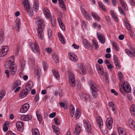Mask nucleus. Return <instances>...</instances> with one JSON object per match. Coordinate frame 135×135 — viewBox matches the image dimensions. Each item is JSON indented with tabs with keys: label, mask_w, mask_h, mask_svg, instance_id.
I'll use <instances>...</instances> for the list:
<instances>
[{
	"label": "nucleus",
	"mask_w": 135,
	"mask_h": 135,
	"mask_svg": "<svg viewBox=\"0 0 135 135\" xmlns=\"http://www.w3.org/2000/svg\"><path fill=\"white\" fill-rule=\"evenodd\" d=\"M24 124L23 123L20 121L18 122L16 124V126L18 130L20 131H23L24 128Z\"/></svg>",
	"instance_id": "9b49d317"
},
{
	"label": "nucleus",
	"mask_w": 135,
	"mask_h": 135,
	"mask_svg": "<svg viewBox=\"0 0 135 135\" xmlns=\"http://www.w3.org/2000/svg\"><path fill=\"white\" fill-rule=\"evenodd\" d=\"M60 4V7L62 8L64 11L66 10V7L64 3L63 0H58Z\"/></svg>",
	"instance_id": "bb28decb"
},
{
	"label": "nucleus",
	"mask_w": 135,
	"mask_h": 135,
	"mask_svg": "<svg viewBox=\"0 0 135 135\" xmlns=\"http://www.w3.org/2000/svg\"><path fill=\"white\" fill-rule=\"evenodd\" d=\"M113 46V48L117 50H118V49L117 44L115 42H113L112 43Z\"/></svg>",
	"instance_id": "680f3d73"
},
{
	"label": "nucleus",
	"mask_w": 135,
	"mask_h": 135,
	"mask_svg": "<svg viewBox=\"0 0 135 135\" xmlns=\"http://www.w3.org/2000/svg\"><path fill=\"white\" fill-rule=\"evenodd\" d=\"M129 2L132 6H135V3L133 0H130Z\"/></svg>",
	"instance_id": "774afa93"
},
{
	"label": "nucleus",
	"mask_w": 135,
	"mask_h": 135,
	"mask_svg": "<svg viewBox=\"0 0 135 135\" xmlns=\"http://www.w3.org/2000/svg\"><path fill=\"white\" fill-rule=\"evenodd\" d=\"M28 90L25 89L22 90L20 92V96L22 98L26 97L28 93Z\"/></svg>",
	"instance_id": "f3484780"
},
{
	"label": "nucleus",
	"mask_w": 135,
	"mask_h": 135,
	"mask_svg": "<svg viewBox=\"0 0 135 135\" xmlns=\"http://www.w3.org/2000/svg\"><path fill=\"white\" fill-rule=\"evenodd\" d=\"M69 82L70 85L72 87L74 86L75 85V76L73 74H71L69 76Z\"/></svg>",
	"instance_id": "423d86ee"
},
{
	"label": "nucleus",
	"mask_w": 135,
	"mask_h": 135,
	"mask_svg": "<svg viewBox=\"0 0 135 135\" xmlns=\"http://www.w3.org/2000/svg\"><path fill=\"white\" fill-rule=\"evenodd\" d=\"M91 14L95 20L98 21H100V18L97 14L95 13H92Z\"/></svg>",
	"instance_id": "e433bc0d"
},
{
	"label": "nucleus",
	"mask_w": 135,
	"mask_h": 135,
	"mask_svg": "<svg viewBox=\"0 0 135 135\" xmlns=\"http://www.w3.org/2000/svg\"><path fill=\"white\" fill-rule=\"evenodd\" d=\"M30 107L29 104L26 103L22 105L20 108V112L21 113H25L28 110Z\"/></svg>",
	"instance_id": "0eeeda50"
},
{
	"label": "nucleus",
	"mask_w": 135,
	"mask_h": 135,
	"mask_svg": "<svg viewBox=\"0 0 135 135\" xmlns=\"http://www.w3.org/2000/svg\"><path fill=\"white\" fill-rule=\"evenodd\" d=\"M57 20L60 27L62 30H64L65 29V26L60 18H58Z\"/></svg>",
	"instance_id": "c85d7f7f"
},
{
	"label": "nucleus",
	"mask_w": 135,
	"mask_h": 135,
	"mask_svg": "<svg viewBox=\"0 0 135 135\" xmlns=\"http://www.w3.org/2000/svg\"><path fill=\"white\" fill-rule=\"evenodd\" d=\"M14 58L13 56L9 57L5 64V67L6 68L9 69L10 73L14 75L17 71V68L16 65L13 63Z\"/></svg>",
	"instance_id": "f257e3e1"
},
{
	"label": "nucleus",
	"mask_w": 135,
	"mask_h": 135,
	"mask_svg": "<svg viewBox=\"0 0 135 135\" xmlns=\"http://www.w3.org/2000/svg\"><path fill=\"white\" fill-rule=\"evenodd\" d=\"M36 115L37 117V118L38 120L40 122L42 121V117L41 115H40L39 114L37 113V112H36Z\"/></svg>",
	"instance_id": "864d4df0"
},
{
	"label": "nucleus",
	"mask_w": 135,
	"mask_h": 135,
	"mask_svg": "<svg viewBox=\"0 0 135 135\" xmlns=\"http://www.w3.org/2000/svg\"><path fill=\"white\" fill-rule=\"evenodd\" d=\"M97 36L99 41L102 44L105 42V39L104 36L101 33H97Z\"/></svg>",
	"instance_id": "dca6fc26"
},
{
	"label": "nucleus",
	"mask_w": 135,
	"mask_h": 135,
	"mask_svg": "<svg viewBox=\"0 0 135 135\" xmlns=\"http://www.w3.org/2000/svg\"><path fill=\"white\" fill-rule=\"evenodd\" d=\"M16 28L17 27V31H19V29L20 27L21 22H20V20L19 19H16Z\"/></svg>",
	"instance_id": "4c0bfd02"
},
{
	"label": "nucleus",
	"mask_w": 135,
	"mask_h": 135,
	"mask_svg": "<svg viewBox=\"0 0 135 135\" xmlns=\"http://www.w3.org/2000/svg\"><path fill=\"white\" fill-rule=\"evenodd\" d=\"M39 2L37 0H34L33 8L36 9V11L39 8Z\"/></svg>",
	"instance_id": "c756f323"
},
{
	"label": "nucleus",
	"mask_w": 135,
	"mask_h": 135,
	"mask_svg": "<svg viewBox=\"0 0 135 135\" xmlns=\"http://www.w3.org/2000/svg\"><path fill=\"white\" fill-rule=\"evenodd\" d=\"M97 70L98 73L100 75H102L104 74L103 71L102 69L100 68V65H96V66Z\"/></svg>",
	"instance_id": "72a5a7b5"
},
{
	"label": "nucleus",
	"mask_w": 135,
	"mask_h": 135,
	"mask_svg": "<svg viewBox=\"0 0 135 135\" xmlns=\"http://www.w3.org/2000/svg\"><path fill=\"white\" fill-rule=\"evenodd\" d=\"M81 129V128L80 126L78 124H77L74 132V133L75 135H79Z\"/></svg>",
	"instance_id": "4468645a"
},
{
	"label": "nucleus",
	"mask_w": 135,
	"mask_h": 135,
	"mask_svg": "<svg viewBox=\"0 0 135 135\" xmlns=\"http://www.w3.org/2000/svg\"><path fill=\"white\" fill-rule=\"evenodd\" d=\"M80 114V112L79 111V109L78 108L76 110L75 115V117L76 119H77L79 118Z\"/></svg>",
	"instance_id": "a19ab883"
},
{
	"label": "nucleus",
	"mask_w": 135,
	"mask_h": 135,
	"mask_svg": "<svg viewBox=\"0 0 135 135\" xmlns=\"http://www.w3.org/2000/svg\"><path fill=\"white\" fill-rule=\"evenodd\" d=\"M33 86V82L31 81H29L25 86V89H28L30 90Z\"/></svg>",
	"instance_id": "a878e982"
},
{
	"label": "nucleus",
	"mask_w": 135,
	"mask_h": 135,
	"mask_svg": "<svg viewBox=\"0 0 135 135\" xmlns=\"http://www.w3.org/2000/svg\"><path fill=\"white\" fill-rule=\"evenodd\" d=\"M21 84V81L19 80H17L15 81L12 85V87L13 89H15L17 87Z\"/></svg>",
	"instance_id": "cd10ccee"
},
{
	"label": "nucleus",
	"mask_w": 135,
	"mask_h": 135,
	"mask_svg": "<svg viewBox=\"0 0 135 135\" xmlns=\"http://www.w3.org/2000/svg\"><path fill=\"white\" fill-rule=\"evenodd\" d=\"M60 106L61 107H62L64 108L65 109H67V106L66 105H65L63 103H60Z\"/></svg>",
	"instance_id": "13d9d810"
},
{
	"label": "nucleus",
	"mask_w": 135,
	"mask_h": 135,
	"mask_svg": "<svg viewBox=\"0 0 135 135\" xmlns=\"http://www.w3.org/2000/svg\"><path fill=\"white\" fill-rule=\"evenodd\" d=\"M126 54L130 57H135V50L134 49H131V51L128 49L125 50Z\"/></svg>",
	"instance_id": "9d476101"
},
{
	"label": "nucleus",
	"mask_w": 135,
	"mask_h": 135,
	"mask_svg": "<svg viewBox=\"0 0 135 135\" xmlns=\"http://www.w3.org/2000/svg\"><path fill=\"white\" fill-rule=\"evenodd\" d=\"M80 96V98L84 100L85 102L89 101L90 100V96L87 94L81 93Z\"/></svg>",
	"instance_id": "2eb2a0df"
},
{
	"label": "nucleus",
	"mask_w": 135,
	"mask_h": 135,
	"mask_svg": "<svg viewBox=\"0 0 135 135\" xmlns=\"http://www.w3.org/2000/svg\"><path fill=\"white\" fill-rule=\"evenodd\" d=\"M55 124L57 125H59L60 123V120L57 117L55 118L54 119Z\"/></svg>",
	"instance_id": "5fc2aeb1"
},
{
	"label": "nucleus",
	"mask_w": 135,
	"mask_h": 135,
	"mask_svg": "<svg viewBox=\"0 0 135 135\" xmlns=\"http://www.w3.org/2000/svg\"><path fill=\"white\" fill-rule=\"evenodd\" d=\"M52 57L54 61L56 63H58L59 59L57 55L55 53H53L52 54Z\"/></svg>",
	"instance_id": "37998d69"
},
{
	"label": "nucleus",
	"mask_w": 135,
	"mask_h": 135,
	"mask_svg": "<svg viewBox=\"0 0 135 135\" xmlns=\"http://www.w3.org/2000/svg\"><path fill=\"white\" fill-rule=\"evenodd\" d=\"M68 55L69 58L71 61L75 62L78 60L77 57L74 53H69Z\"/></svg>",
	"instance_id": "a211bd4d"
},
{
	"label": "nucleus",
	"mask_w": 135,
	"mask_h": 135,
	"mask_svg": "<svg viewBox=\"0 0 135 135\" xmlns=\"http://www.w3.org/2000/svg\"><path fill=\"white\" fill-rule=\"evenodd\" d=\"M92 42L93 45L94 46V49L97 50L99 47L97 41L96 40L94 39L92 40Z\"/></svg>",
	"instance_id": "7c9ffc66"
},
{
	"label": "nucleus",
	"mask_w": 135,
	"mask_h": 135,
	"mask_svg": "<svg viewBox=\"0 0 135 135\" xmlns=\"http://www.w3.org/2000/svg\"><path fill=\"white\" fill-rule=\"evenodd\" d=\"M96 120L97 125L99 127H100L103 125V122L102 118L99 117H97L96 118Z\"/></svg>",
	"instance_id": "412c9836"
},
{
	"label": "nucleus",
	"mask_w": 135,
	"mask_h": 135,
	"mask_svg": "<svg viewBox=\"0 0 135 135\" xmlns=\"http://www.w3.org/2000/svg\"><path fill=\"white\" fill-rule=\"evenodd\" d=\"M83 6H81L80 7L81 10L83 14L84 15L85 18L89 20H91V18L89 15L88 13L85 11V9L83 8Z\"/></svg>",
	"instance_id": "f8f14e48"
},
{
	"label": "nucleus",
	"mask_w": 135,
	"mask_h": 135,
	"mask_svg": "<svg viewBox=\"0 0 135 135\" xmlns=\"http://www.w3.org/2000/svg\"><path fill=\"white\" fill-rule=\"evenodd\" d=\"M70 108L71 114V116L73 117L74 114L75 112L74 106L73 105H71L70 106Z\"/></svg>",
	"instance_id": "ea45409f"
},
{
	"label": "nucleus",
	"mask_w": 135,
	"mask_h": 135,
	"mask_svg": "<svg viewBox=\"0 0 135 135\" xmlns=\"http://www.w3.org/2000/svg\"><path fill=\"white\" fill-rule=\"evenodd\" d=\"M110 13L111 16L114 20L116 22H118V18H117V16L113 11L111 10L110 11Z\"/></svg>",
	"instance_id": "2f4dec72"
},
{
	"label": "nucleus",
	"mask_w": 135,
	"mask_h": 135,
	"mask_svg": "<svg viewBox=\"0 0 135 135\" xmlns=\"http://www.w3.org/2000/svg\"><path fill=\"white\" fill-rule=\"evenodd\" d=\"M108 105L111 108L112 110L113 111H114L115 107L113 103L112 102H110L109 103Z\"/></svg>",
	"instance_id": "49530a36"
},
{
	"label": "nucleus",
	"mask_w": 135,
	"mask_h": 135,
	"mask_svg": "<svg viewBox=\"0 0 135 135\" xmlns=\"http://www.w3.org/2000/svg\"><path fill=\"white\" fill-rule=\"evenodd\" d=\"M46 51L49 54H51L52 52V49L50 48H46L45 49Z\"/></svg>",
	"instance_id": "052dcab7"
},
{
	"label": "nucleus",
	"mask_w": 135,
	"mask_h": 135,
	"mask_svg": "<svg viewBox=\"0 0 135 135\" xmlns=\"http://www.w3.org/2000/svg\"><path fill=\"white\" fill-rule=\"evenodd\" d=\"M48 37L49 38H51L52 36V33L51 30H49L48 31Z\"/></svg>",
	"instance_id": "69168bd1"
},
{
	"label": "nucleus",
	"mask_w": 135,
	"mask_h": 135,
	"mask_svg": "<svg viewBox=\"0 0 135 135\" xmlns=\"http://www.w3.org/2000/svg\"><path fill=\"white\" fill-rule=\"evenodd\" d=\"M118 76L120 79V80L121 81H122L123 78V75L120 71H119L118 73Z\"/></svg>",
	"instance_id": "bf43d9fd"
},
{
	"label": "nucleus",
	"mask_w": 135,
	"mask_h": 135,
	"mask_svg": "<svg viewBox=\"0 0 135 135\" xmlns=\"http://www.w3.org/2000/svg\"><path fill=\"white\" fill-rule=\"evenodd\" d=\"M130 111L131 114L133 116H135V105H132L130 108Z\"/></svg>",
	"instance_id": "473e14b6"
},
{
	"label": "nucleus",
	"mask_w": 135,
	"mask_h": 135,
	"mask_svg": "<svg viewBox=\"0 0 135 135\" xmlns=\"http://www.w3.org/2000/svg\"><path fill=\"white\" fill-rule=\"evenodd\" d=\"M6 92L2 91L0 94V101L2 100V98L6 94Z\"/></svg>",
	"instance_id": "603ef678"
},
{
	"label": "nucleus",
	"mask_w": 135,
	"mask_h": 135,
	"mask_svg": "<svg viewBox=\"0 0 135 135\" xmlns=\"http://www.w3.org/2000/svg\"><path fill=\"white\" fill-rule=\"evenodd\" d=\"M33 46L34 47H33L31 49L32 51L35 53L36 52H37L39 53V47L37 43L36 42H35L33 44Z\"/></svg>",
	"instance_id": "ddd939ff"
},
{
	"label": "nucleus",
	"mask_w": 135,
	"mask_h": 135,
	"mask_svg": "<svg viewBox=\"0 0 135 135\" xmlns=\"http://www.w3.org/2000/svg\"><path fill=\"white\" fill-rule=\"evenodd\" d=\"M100 128L101 131L103 134H107V130L105 127H104L103 125L101 126L100 127H99Z\"/></svg>",
	"instance_id": "58836bf2"
},
{
	"label": "nucleus",
	"mask_w": 135,
	"mask_h": 135,
	"mask_svg": "<svg viewBox=\"0 0 135 135\" xmlns=\"http://www.w3.org/2000/svg\"><path fill=\"white\" fill-rule=\"evenodd\" d=\"M86 48L88 49H90L91 47L90 45V43L88 41L86 40Z\"/></svg>",
	"instance_id": "4d7b16f0"
},
{
	"label": "nucleus",
	"mask_w": 135,
	"mask_h": 135,
	"mask_svg": "<svg viewBox=\"0 0 135 135\" xmlns=\"http://www.w3.org/2000/svg\"><path fill=\"white\" fill-rule=\"evenodd\" d=\"M8 50V48L7 46H3L0 51V56L3 57L7 54Z\"/></svg>",
	"instance_id": "39448f33"
},
{
	"label": "nucleus",
	"mask_w": 135,
	"mask_h": 135,
	"mask_svg": "<svg viewBox=\"0 0 135 135\" xmlns=\"http://www.w3.org/2000/svg\"><path fill=\"white\" fill-rule=\"evenodd\" d=\"M53 75L57 79H59L60 78L59 73L57 71H56L55 70L53 69L52 70Z\"/></svg>",
	"instance_id": "f704fd0d"
},
{
	"label": "nucleus",
	"mask_w": 135,
	"mask_h": 135,
	"mask_svg": "<svg viewBox=\"0 0 135 135\" xmlns=\"http://www.w3.org/2000/svg\"><path fill=\"white\" fill-rule=\"evenodd\" d=\"M56 115V113L55 112H54L51 113L49 115V117H50L53 118Z\"/></svg>",
	"instance_id": "e2e57ef3"
},
{
	"label": "nucleus",
	"mask_w": 135,
	"mask_h": 135,
	"mask_svg": "<svg viewBox=\"0 0 135 135\" xmlns=\"http://www.w3.org/2000/svg\"><path fill=\"white\" fill-rule=\"evenodd\" d=\"M113 120L112 118H108L107 119L106 124L107 128L109 129H111L112 127Z\"/></svg>",
	"instance_id": "6e6552de"
},
{
	"label": "nucleus",
	"mask_w": 135,
	"mask_h": 135,
	"mask_svg": "<svg viewBox=\"0 0 135 135\" xmlns=\"http://www.w3.org/2000/svg\"><path fill=\"white\" fill-rule=\"evenodd\" d=\"M31 118V116L30 115H22L20 117L21 120L24 121H27L30 120Z\"/></svg>",
	"instance_id": "aec40b11"
},
{
	"label": "nucleus",
	"mask_w": 135,
	"mask_h": 135,
	"mask_svg": "<svg viewBox=\"0 0 135 135\" xmlns=\"http://www.w3.org/2000/svg\"><path fill=\"white\" fill-rule=\"evenodd\" d=\"M86 129L88 133H91L92 132V129L91 125L86 127Z\"/></svg>",
	"instance_id": "de8ad7c7"
},
{
	"label": "nucleus",
	"mask_w": 135,
	"mask_h": 135,
	"mask_svg": "<svg viewBox=\"0 0 135 135\" xmlns=\"http://www.w3.org/2000/svg\"><path fill=\"white\" fill-rule=\"evenodd\" d=\"M98 4L100 9H102L103 11H105L107 10L105 7L101 2L98 1Z\"/></svg>",
	"instance_id": "c9c22d12"
},
{
	"label": "nucleus",
	"mask_w": 135,
	"mask_h": 135,
	"mask_svg": "<svg viewBox=\"0 0 135 135\" xmlns=\"http://www.w3.org/2000/svg\"><path fill=\"white\" fill-rule=\"evenodd\" d=\"M118 132L119 135H126V132L123 128L120 127L118 128Z\"/></svg>",
	"instance_id": "4be33fe9"
},
{
	"label": "nucleus",
	"mask_w": 135,
	"mask_h": 135,
	"mask_svg": "<svg viewBox=\"0 0 135 135\" xmlns=\"http://www.w3.org/2000/svg\"><path fill=\"white\" fill-rule=\"evenodd\" d=\"M118 8L120 13L124 16H125L126 15L125 13L124 12L122 9L121 7L120 8L119 7H118Z\"/></svg>",
	"instance_id": "6e6d98bb"
},
{
	"label": "nucleus",
	"mask_w": 135,
	"mask_h": 135,
	"mask_svg": "<svg viewBox=\"0 0 135 135\" xmlns=\"http://www.w3.org/2000/svg\"><path fill=\"white\" fill-rule=\"evenodd\" d=\"M34 74L36 76L37 78H39L40 76V72L39 70L37 69L35 70L34 72Z\"/></svg>",
	"instance_id": "09e8293b"
},
{
	"label": "nucleus",
	"mask_w": 135,
	"mask_h": 135,
	"mask_svg": "<svg viewBox=\"0 0 135 135\" xmlns=\"http://www.w3.org/2000/svg\"><path fill=\"white\" fill-rule=\"evenodd\" d=\"M52 126L54 131L57 134L59 135V128L54 125H52Z\"/></svg>",
	"instance_id": "a18cd8bd"
},
{
	"label": "nucleus",
	"mask_w": 135,
	"mask_h": 135,
	"mask_svg": "<svg viewBox=\"0 0 135 135\" xmlns=\"http://www.w3.org/2000/svg\"><path fill=\"white\" fill-rule=\"evenodd\" d=\"M78 66L80 74H84L85 73V71L83 65L81 64H79L78 65Z\"/></svg>",
	"instance_id": "5701e85b"
},
{
	"label": "nucleus",
	"mask_w": 135,
	"mask_h": 135,
	"mask_svg": "<svg viewBox=\"0 0 135 135\" xmlns=\"http://www.w3.org/2000/svg\"><path fill=\"white\" fill-rule=\"evenodd\" d=\"M44 29L38 28L37 30L38 38L41 40H43L44 38V33L43 32Z\"/></svg>",
	"instance_id": "1a4fd4ad"
},
{
	"label": "nucleus",
	"mask_w": 135,
	"mask_h": 135,
	"mask_svg": "<svg viewBox=\"0 0 135 135\" xmlns=\"http://www.w3.org/2000/svg\"><path fill=\"white\" fill-rule=\"evenodd\" d=\"M39 95L38 94H36L35 95V100H36V102H37L39 99Z\"/></svg>",
	"instance_id": "338daca9"
},
{
	"label": "nucleus",
	"mask_w": 135,
	"mask_h": 135,
	"mask_svg": "<svg viewBox=\"0 0 135 135\" xmlns=\"http://www.w3.org/2000/svg\"><path fill=\"white\" fill-rule=\"evenodd\" d=\"M88 84L92 91V96L94 98H96L98 96L97 92L98 91V90L94 82L91 80L89 81Z\"/></svg>",
	"instance_id": "f03ea898"
},
{
	"label": "nucleus",
	"mask_w": 135,
	"mask_h": 135,
	"mask_svg": "<svg viewBox=\"0 0 135 135\" xmlns=\"http://www.w3.org/2000/svg\"><path fill=\"white\" fill-rule=\"evenodd\" d=\"M83 123L84 125L86 127L90 125V124L89 121L86 119L84 120H83Z\"/></svg>",
	"instance_id": "3c124183"
},
{
	"label": "nucleus",
	"mask_w": 135,
	"mask_h": 135,
	"mask_svg": "<svg viewBox=\"0 0 135 135\" xmlns=\"http://www.w3.org/2000/svg\"><path fill=\"white\" fill-rule=\"evenodd\" d=\"M37 22L38 24V28H40L42 29L44 28V22L42 20L38 18L37 19Z\"/></svg>",
	"instance_id": "6ab92c4d"
},
{
	"label": "nucleus",
	"mask_w": 135,
	"mask_h": 135,
	"mask_svg": "<svg viewBox=\"0 0 135 135\" xmlns=\"http://www.w3.org/2000/svg\"><path fill=\"white\" fill-rule=\"evenodd\" d=\"M124 90L126 93H129L131 91V89L130 85L128 83L124 81L123 85H121V88H122Z\"/></svg>",
	"instance_id": "20e7f679"
},
{
	"label": "nucleus",
	"mask_w": 135,
	"mask_h": 135,
	"mask_svg": "<svg viewBox=\"0 0 135 135\" xmlns=\"http://www.w3.org/2000/svg\"><path fill=\"white\" fill-rule=\"evenodd\" d=\"M4 40V37L3 34L1 33L0 35V42H2Z\"/></svg>",
	"instance_id": "0e129e2a"
},
{
	"label": "nucleus",
	"mask_w": 135,
	"mask_h": 135,
	"mask_svg": "<svg viewBox=\"0 0 135 135\" xmlns=\"http://www.w3.org/2000/svg\"><path fill=\"white\" fill-rule=\"evenodd\" d=\"M128 123L130 127L132 129L135 130V122L131 119L128 120Z\"/></svg>",
	"instance_id": "b1692460"
},
{
	"label": "nucleus",
	"mask_w": 135,
	"mask_h": 135,
	"mask_svg": "<svg viewBox=\"0 0 135 135\" xmlns=\"http://www.w3.org/2000/svg\"><path fill=\"white\" fill-rule=\"evenodd\" d=\"M120 1V4L123 7L124 9L127 11L128 10L127 6L125 1L123 0H119Z\"/></svg>",
	"instance_id": "393cba45"
},
{
	"label": "nucleus",
	"mask_w": 135,
	"mask_h": 135,
	"mask_svg": "<svg viewBox=\"0 0 135 135\" xmlns=\"http://www.w3.org/2000/svg\"><path fill=\"white\" fill-rule=\"evenodd\" d=\"M32 135H40L38 130L37 129H33L32 131Z\"/></svg>",
	"instance_id": "79ce46f5"
},
{
	"label": "nucleus",
	"mask_w": 135,
	"mask_h": 135,
	"mask_svg": "<svg viewBox=\"0 0 135 135\" xmlns=\"http://www.w3.org/2000/svg\"><path fill=\"white\" fill-rule=\"evenodd\" d=\"M49 11L48 10H45L44 14L46 16V17L48 18H50V15L49 13Z\"/></svg>",
	"instance_id": "8fccbe9b"
},
{
	"label": "nucleus",
	"mask_w": 135,
	"mask_h": 135,
	"mask_svg": "<svg viewBox=\"0 0 135 135\" xmlns=\"http://www.w3.org/2000/svg\"><path fill=\"white\" fill-rule=\"evenodd\" d=\"M23 3L26 10L28 13L29 16L32 17L33 15V10L31 9L28 0H23Z\"/></svg>",
	"instance_id": "7ed1b4c3"
},
{
	"label": "nucleus",
	"mask_w": 135,
	"mask_h": 135,
	"mask_svg": "<svg viewBox=\"0 0 135 135\" xmlns=\"http://www.w3.org/2000/svg\"><path fill=\"white\" fill-rule=\"evenodd\" d=\"M58 35L61 42H62L63 44L65 43V41L64 39L62 34L60 33L59 32L58 33Z\"/></svg>",
	"instance_id": "c03bdc74"
}]
</instances>
